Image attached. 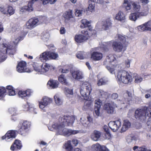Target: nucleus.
<instances>
[{"mask_svg": "<svg viewBox=\"0 0 151 151\" xmlns=\"http://www.w3.org/2000/svg\"><path fill=\"white\" fill-rule=\"evenodd\" d=\"M19 41V39L17 38L8 45L5 43L0 45V62L4 61L6 59L7 54L14 55L15 53Z\"/></svg>", "mask_w": 151, "mask_h": 151, "instance_id": "nucleus-1", "label": "nucleus"}, {"mask_svg": "<svg viewBox=\"0 0 151 151\" xmlns=\"http://www.w3.org/2000/svg\"><path fill=\"white\" fill-rule=\"evenodd\" d=\"M135 118L138 120H141L145 116H151V104L148 107L144 106L140 109L138 108L135 111L134 114Z\"/></svg>", "mask_w": 151, "mask_h": 151, "instance_id": "nucleus-2", "label": "nucleus"}, {"mask_svg": "<svg viewBox=\"0 0 151 151\" xmlns=\"http://www.w3.org/2000/svg\"><path fill=\"white\" fill-rule=\"evenodd\" d=\"M81 34L76 35L74 37L75 41L78 44L84 43L91 37H94L96 36V35L91 34L85 30L81 31Z\"/></svg>", "mask_w": 151, "mask_h": 151, "instance_id": "nucleus-3", "label": "nucleus"}, {"mask_svg": "<svg viewBox=\"0 0 151 151\" xmlns=\"http://www.w3.org/2000/svg\"><path fill=\"white\" fill-rule=\"evenodd\" d=\"M65 127L63 124H55L52 125V127L55 129L60 132L62 130L63 135L65 136H69L72 135H74L78 133L79 131L77 130H73L70 129L64 128Z\"/></svg>", "mask_w": 151, "mask_h": 151, "instance_id": "nucleus-4", "label": "nucleus"}, {"mask_svg": "<svg viewBox=\"0 0 151 151\" xmlns=\"http://www.w3.org/2000/svg\"><path fill=\"white\" fill-rule=\"evenodd\" d=\"M117 77L120 82L125 84L130 83L132 80V75L125 71L119 72Z\"/></svg>", "mask_w": 151, "mask_h": 151, "instance_id": "nucleus-5", "label": "nucleus"}, {"mask_svg": "<svg viewBox=\"0 0 151 151\" xmlns=\"http://www.w3.org/2000/svg\"><path fill=\"white\" fill-rule=\"evenodd\" d=\"M91 90V86L90 83L86 81L82 82L80 90L81 94L82 96L88 98Z\"/></svg>", "mask_w": 151, "mask_h": 151, "instance_id": "nucleus-6", "label": "nucleus"}, {"mask_svg": "<svg viewBox=\"0 0 151 151\" xmlns=\"http://www.w3.org/2000/svg\"><path fill=\"white\" fill-rule=\"evenodd\" d=\"M19 128L17 130V133L24 135L27 132L31 126V123L27 120H21L19 123Z\"/></svg>", "mask_w": 151, "mask_h": 151, "instance_id": "nucleus-7", "label": "nucleus"}, {"mask_svg": "<svg viewBox=\"0 0 151 151\" xmlns=\"http://www.w3.org/2000/svg\"><path fill=\"white\" fill-rule=\"evenodd\" d=\"M135 12L131 13L129 16V19L135 21L139 17L145 16L147 14L148 10H136Z\"/></svg>", "mask_w": 151, "mask_h": 151, "instance_id": "nucleus-8", "label": "nucleus"}, {"mask_svg": "<svg viewBox=\"0 0 151 151\" xmlns=\"http://www.w3.org/2000/svg\"><path fill=\"white\" fill-rule=\"evenodd\" d=\"M81 24L80 26V27L83 29L87 27L88 29L85 31H87L93 35H96V30L93 29V27L90 24L91 22L86 19H83L81 21Z\"/></svg>", "mask_w": 151, "mask_h": 151, "instance_id": "nucleus-9", "label": "nucleus"}, {"mask_svg": "<svg viewBox=\"0 0 151 151\" xmlns=\"http://www.w3.org/2000/svg\"><path fill=\"white\" fill-rule=\"evenodd\" d=\"M127 46L119 41H114L112 44V47L114 50L116 52H124L127 49Z\"/></svg>", "mask_w": 151, "mask_h": 151, "instance_id": "nucleus-10", "label": "nucleus"}, {"mask_svg": "<svg viewBox=\"0 0 151 151\" xmlns=\"http://www.w3.org/2000/svg\"><path fill=\"white\" fill-rule=\"evenodd\" d=\"M117 107L116 104L114 102H111L110 103H105L104 104V108L108 114H113L115 112V108Z\"/></svg>", "mask_w": 151, "mask_h": 151, "instance_id": "nucleus-11", "label": "nucleus"}, {"mask_svg": "<svg viewBox=\"0 0 151 151\" xmlns=\"http://www.w3.org/2000/svg\"><path fill=\"white\" fill-rule=\"evenodd\" d=\"M17 132V130H9L4 135L1 137V139L2 140L5 139L6 141H9V139L11 140L16 137Z\"/></svg>", "mask_w": 151, "mask_h": 151, "instance_id": "nucleus-12", "label": "nucleus"}, {"mask_svg": "<svg viewBox=\"0 0 151 151\" xmlns=\"http://www.w3.org/2000/svg\"><path fill=\"white\" fill-rule=\"evenodd\" d=\"M39 22L37 18L33 17L29 19L26 23V26L28 29H32L35 27Z\"/></svg>", "mask_w": 151, "mask_h": 151, "instance_id": "nucleus-13", "label": "nucleus"}, {"mask_svg": "<svg viewBox=\"0 0 151 151\" xmlns=\"http://www.w3.org/2000/svg\"><path fill=\"white\" fill-rule=\"evenodd\" d=\"M121 125V123L120 120H117L115 121H111L110 122L108 126L109 128L114 132H116L117 130Z\"/></svg>", "mask_w": 151, "mask_h": 151, "instance_id": "nucleus-14", "label": "nucleus"}, {"mask_svg": "<svg viewBox=\"0 0 151 151\" xmlns=\"http://www.w3.org/2000/svg\"><path fill=\"white\" fill-rule=\"evenodd\" d=\"M42 62L38 58H36L35 59L32 63V65L35 71L40 72H41L42 67L43 65V63L42 64Z\"/></svg>", "mask_w": 151, "mask_h": 151, "instance_id": "nucleus-15", "label": "nucleus"}, {"mask_svg": "<svg viewBox=\"0 0 151 151\" xmlns=\"http://www.w3.org/2000/svg\"><path fill=\"white\" fill-rule=\"evenodd\" d=\"M52 101V99L47 96H44L42 98L41 101L39 102V106L40 108H44L48 105L51 103Z\"/></svg>", "mask_w": 151, "mask_h": 151, "instance_id": "nucleus-16", "label": "nucleus"}, {"mask_svg": "<svg viewBox=\"0 0 151 151\" xmlns=\"http://www.w3.org/2000/svg\"><path fill=\"white\" fill-rule=\"evenodd\" d=\"M75 119L73 117L70 116H64L62 118V120L64 124H66L67 126H72Z\"/></svg>", "mask_w": 151, "mask_h": 151, "instance_id": "nucleus-17", "label": "nucleus"}, {"mask_svg": "<svg viewBox=\"0 0 151 151\" xmlns=\"http://www.w3.org/2000/svg\"><path fill=\"white\" fill-rule=\"evenodd\" d=\"M22 146L21 141L18 140L16 139L11 145L10 150L12 151L19 150L21 149Z\"/></svg>", "mask_w": 151, "mask_h": 151, "instance_id": "nucleus-18", "label": "nucleus"}, {"mask_svg": "<svg viewBox=\"0 0 151 151\" xmlns=\"http://www.w3.org/2000/svg\"><path fill=\"white\" fill-rule=\"evenodd\" d=\"M26 62L23 61L19 62L17 66V71L19 73H23L27 72L26 68Z\"/></svg>", "mask_w": 151, "mask_h": 151, "instance_id": "nucleus-19", "label": "nucleus"}, {"mask_svg": "<svg viewBox=\"0 0 151 151\" xmlns=\"http://www.w3.org/2000/svg\"><path fill=\"white\" fill-rule=\"evenodd\" d=\"M102 53L97 51L92 52L91 55V58L95 61H99L101 60L103 58Z\"/></svg>", "mask_w": 151, "mask_h": 151, "instance_id": "nucleus-20", "label": "nucleus"}, {"mask_svg": "<svg viewBox=\"0 0 151 151\" xmlns=\"http://www.w3.org/2000/svg\"><path fill=\"white\" fill-rule=\"evenodd\" d=\"M63 16L65 20L67 21L74 22L75 21L72 14V10H69L68 11L65 12L63 14Z\"/></svg>", "mask_w": 151, "mask_h": 151, "instance_id": "nucleus-21", "label": "nucleus"}, {"mask_svg": "<svg viewBox=\"0 0 151 151\" xmlns=\"http://www.w3.org/2000/svg\"><path fill=\"white\" fill-rule=\"evenodd\" d=\"M112 23L110 18H108L102 21V28L106 30L111 27Z\"/></svg>", "mask_w": 151, "mask_h": 151, "instance_id": "nucleus-22", "label": "nucleus"}, {"mask_svg": "<svg viewBox=\"0 0 151 151\" xmlns=\"http://www.w3.org/2000/svg\"><path fill=\"white\" fill-rule=\"evenodd\" d=\"M95 112L96 115L98 116L100 114V109L102 104V102L100 99H98L95 101Z\"/></svg>", "mask_w": 151, "mask_h": 151, "instance_id": "nucleus-23", "label": "nucleus"}, {"mask_svg": "<svg viewBox=\"0 0 151 151\" xmlns=\"http://www.w3.org/2000/svg\"><path fill=\"white\" fill-rule=\"evenodd\" d=\"M31 91L30 89H27L26 91H19L18 94L19 97L24 98V97H29L30 96Z\"/></svg>", "mask_w": 151, "mask_h": 151, "instance_id": "nucleus-24", "label": "nucleus"}, {"mask_svg": "<svg viewBox=\"0 0 151 151\" xmlns=\"http://www.w3.org/2000/svg\"><path fill=\"white\" fill-rule=\"evenodd\" d=\"M92 146L96 151H109L106 147L104 145L101 146L98 143L93 145Z\"/></svg>", "mask_w": 151, "mask_h": 151, "instance_id": "nucleus-25", "label": "nucleus"}, {"mask_svg": "<svg viewBox=\"0 0 151 151\" xmlns=\"http://www.w3.org/2000/svg\"><path fill=\"white\" fill-rule=\"evenodd\" d=\"M71 73L72 77L76 80L81 79L83 78L82 73L79 70L73 71Z\"/></svg>", "mask_w": 151, "mask_h": 151, "instance_id": "nucleus-26", "label": "nucleus"}, {"mask_svg": "<svg viewBox=\"0 0 151 151\" xmlns=\"http://www.w3.org/2000/svg\"><path fill=\"white\" fill-rule=\"evenodd\" d=\"M48 56V51H46L40 54L38 58L42 62H45L49 60Z\"/></svg>", "mask_w": 151, "mask_h": 151, "instance_id": "nucleus-27", "label": "nucleus"}, {"mask_svg": "<svg viewBox=\"0 0 151 151\" xmlns=\"http://www.w3.org/2000/svg\"><path fill=\"white\" fill-rule=\"evenodd\" d=\"M59 83V82L57 80L50 79L48 81L47 84L52 88H55L58 87Z\"/></svg>", "mask_w": 151, "mask_h": 151, "instance_id": "nucleus-28", "label": "nucleus"}, {"mask_svg": "<svg viewBox=\"0 0 151 151\" xmlns=\"http://www.w3.org/2000/svg\"><path fill=\"white\" fill-rule=\"evenodd\" d=\"M115 18L116 19L122 22H125L126 19L124 14L120 11L116 14Z\"/></svg>", "mask_w": 151, "mask_h": 151, "instance_id": "nucleus-29", "label": "nucleus"}, {"mask_svg": "<svg viewBox=\"0 0 151 151\" xmlns=\"http://www.w3.org/2000/svg\"><path fill=\"white\" fill-rule=\"evenodd\" d=\"M101 135V133L99 131L94 130L91 135V138L95 141H97L100 138Z\"/></svg>", "mask_w": 151, "mask_h": 151, "instance_id": "nucleus-30", "label": "nucleus"}, {"mask_svg": "<svg viewBox=\"0 0 151 151\" xmlns=\"http://www.w3.org/2000/svg\"><path fill=\"white\" fill-rule=\"evenodd\" d=\"M44 67H42L41 72H46L49 70H51L53 69L52 66L46 63H43Z\"/></svg>", "mask_w": 151, "mask_h": 151, "instance_id": "nucleus-31", "label": "nucleus"}, {"mask_svg": "<svg viewBox=\"0 0 151 151\" xmlns=\"http://www.w3.org/2000/svg\"><path fill=\"white\" fill-rule=\"evenodd\" d=\"M37 0H32L31 1H29L27 5L24 6L22 7L21 9H33V4L35 2H36Z\"/></svg>", "mask_w": 151, "mask_h": 151, "instance_id": "nucleus-32", "label": "nucleus"}, {"mask_svg": "<svg viewBox=\"0 0 151 151\" xmlns=\"http://www.w3.org/2000/svg\"><path fill=\"white\" fill-rule=\"evenodd\" d=\"M58 79L59 82L63 84L66 85H68L65 76L64 74H61L58 77Z\"/></svg>", "mask_w": 151, "mask_h": 151, "instance_id": "nucleus-33", "label": "nucleus"}, {"mask_svg": "<svg viewBox=\"0 0 151 151\" xmlns=\"http://www.w3.org/2000/svg\"><path fill=\"white\" fill-rule=\"evenodd\" d=\"M6 93L7 92L9 96H14L15 95V91L12 86L8 85L6 86Z\"/></svg>", "mask_w": 151, "mask_h": 151, "instance_id": "nucleus-34", "label": "nucleus"}, {"mask_svg": "<svg viewBox=\"0 0 151 151\" xmlns=\"http://www.w3.org/2000/svg\"><path fill=\"white\" fill-rule=\"evenodd\" d=\"M66 151H73V146L71 144V140H68L64 145Z\"/></svg>", "mask_w": 151, "mask_h": 151, "instance_id": "nucleus-35", "label": "nucleus"}, {"mask_svg": "<svg viewBox=\"0 0 151 151\" xmlns=\"http://www.w3.org/2000/svg\"><path fill=\"white\" fill-rule=\"evenodd\" d=\"M131 124L130 122L127 120H125L123 126L121 129V131L124 132L129 127H130Z\"/></svg>", "mask_w": 151, "mask_h": 151, "instance_id": "nucleus-36", "label": "nucleus"}, {"mask_svg": "<svg viewBox=\"0 0 151 151\" xmlns=\"http://www.w3.org/2000/svg\"><path fill=\"white\" fill-rule=\"evenodd\" d=\"M76 57L80 59H83L87 57V53L84 51H79L77 53Z\"/></svg>", "mask_w": 151, "mask_h": 151, "instance_id": "nucleus-37", "label": "nucleus"}, {"mask_svg": "<svg viewBox=\"0 0 151 151\" xmlns=\"http://www.w3.org/2000/svg\"><path fill=\"white\" fill-rule=\"evenodd\" d=\"M103 129L106 132L104 134L105 138L107 139H110L111 137V136L108 127L106 125H104Z\"/></svg>", "mask_w": 151, "mask_h": 151, "instance_id": "nucleus-38", "label": "nucleus"}, {"mask_svg": "<svg viewBox=\"0 0 151 151\" xmlns=\"http://www.w3.org/2000/svg\"><path fill=\"white\" fill-rule=\"evenodd\" d=\"M118 40L120 41L121 42L125 44L126 42V39L127 37V36L125 35H123L121 34H117V35Z\"/></svg>", "mask_w": 151, "mask_h": 151, "instance_id": "nucleus-39", "label": "nucleus"}, {"mask_svg": "<svg viewBox=\"0 0 151 151\" xmlns=\"http://www.w3.org/2000/svg\"><path fill=\"white\" fill-rule=\"evenodd\" d=\"M6 95V88L3 86L0 87V100H3Z\"/></svg>", "mask_w": 151, "mask_h": 151, "instance_id": "nucleus-40", "label": "nucleus"}, {"mask_svg": "<svg viewBox=\"0 0 151 151\" xmlns=\"http://www.w3.org/2000/svg\"><path fill=\"white\" fill-rule=\"evenodd\" d=\"M48 54L49 60H56L58 57V54L55 52L48 51Z\"/></svg>", "mask_w": 151, "mask_h": 151, "instance_id": "nucleus-41", "label": "nucleus"}, {"mask_svg": "<svg viewBox=\"0 0 151 151\" xmlns=\"http://www.w3.org/2000/svg\"><path fill=\"white\" fill-rule=\"evenodd\" d=\"M122 6L124 9H130L131 6L130 2L128 0H124Z\"/></svg>", "mask_w": 151, "mask_h": 151, "instance_id": "nucleus-42", "label": "nucleus"}, {"mask_svg": "<svg viewBox=\"0 0 151 151\" xmlns=\"http://www.w3.org/2000/svg\"><path fill=\"white\" fill-rule=\"evenodd\" d=\"M14 11L15 10H2L1 12L7 16H10L14 14Z\"/></svg>", "mask_w": 151, "mask_h": 151, "instance_id": "nucleus-43", "label": "nucleus"}, {"mask_svg": "<svg viewBox=\"0 0 151 151\" xmlns=\"http://www.w3.org/2000/svg\"><path fill=\"white\" fill-rule=\"evenodd\" d=\"M107 81L104 78H102L99 79L97 83V85L99 86L106 84Z\"/></svg>", "mask_w": 151, "mask_h": 151, "instance_id": "nucleus-44", "label": "nucleus"}, {"mask_svg": "<svg viewBox=\"0 0 151 151\" xmlns=\"http://www.w3.org/2000/svg\"><path fill=\"white\" fill-rule=\"evenodd\" d=\"M88 9H94L95 3L93 0H89L88 1Z\"/></svg>", "mask_w": 151, "mask_h": 151, "instance_id": "nucleus-45", "label": "nucleus"}, {"mask_svg": "<svg viewBox=\"0 0 151 151\" xmlns=\"http://www.w3.org/2000/svg\"><path fill=\"white\" fill-rule=\"evenodd\" d=\"M14 7H13V5L12 4H6L5 7L3 6L0 5V9H14Z\"/></svg>", "mask_w": 151, "mask_h": 151, "instance_id": "nucleus-46", "label": "nucleus"}, {"mask_svg": "<svg viewBox=\"0 0 151 151\" xmlns=\"http://www.w3.org/2000/svg\"><path fill=\"white\" fill-rule=\"evenodd\" d=\"M54 99L55 103L58 105H60L62 104V101L61 99L57 95L54 96Z\"/></svg>", "mask_w": 151, "mask_h": 151, "instance_id": "nucleus-47", "label": "nucleus"}, {"mask_svg": "<svg viewBox=\"0 0 151 151\" xmlns=\"http://www.w3.org/2000/svg\"><path fill=\"white\" fill-rule=\"evenodd\" d=\"M138 29L139 31L141 32L144 31L145 30H148L146 23L138 26Z\"/></svg>", "mask_w": 151, "mask_h": 151, "instance_id": "nucleus-48", "label": "nucleus"}, {"mask_svg": "<svg viewBox=\"0 0 151 151\" xmlns=\"http://www.w3.org/2000/svg\"><path fill=\"white\" fill-rule=\"evenodd\" d=\"M92 101L91 100H86L84 102V107L86 109L90 107L92 104Z\"/></svg>", "mask_w": 151, "mask_h": 151, "instance_id": "nucleus-49", "label": "nucleus"}, {"mask_svg": "<svg viewBox=\"0 0 151 151\" xmlns=\"http://www.w3.org/2000/svg\"><path fill=\"white\" fill-rule=\"evenodd\" d=\"M142 81V77L139 75H137L135 76L134 82L136 83H138L141 82Z\"/></svg>", "mask_w": 151, "mask_h": 151, "instance_id": "nucleus-50", "label": "nucleus"}, {"mask_svg": "<svg viewBox=\"0 0 151 151\" xmlns=\"http://www.w3.org/2000/svg\"><path fill=\"white\" fill-rule=\"evenodd\" d=\"M132 5L134 9H139L140 8V6L138 2H134L132 4Z\"/></svg>", "mask_w": 151, "mask_h": 151, "instance_id": "nucleus-51", "label": "nucleus"}, {"mask_svg": "<svg viewBox=\"0 0 151 151\" xmlns=\"http://www.w3.org/2000/svg\"><path fill=\"white\" fill-rule=\"evenodd\" d=\"M72 143L73 146H76L79 143V141L76 138H74L72 139L71 143Z\"/></svg>", "mask_w": 151, "mask_h": 151, "instance_id": "nucleus-52", "label": "nucleus"}, {"mask_svg": "<svg viewBox=\"0 0 151 151\" xmlns=\"http://www.w3.org/2000/svg\"><path fill=\"white\" fill-rule=\"evenodd\" d=\"M29 104L27 102L24 105L23 107L24 111H27L30 109L31 107Z\"/></svg>", "mask_w": 151, "mask_h": 151, "instance_id": "nucleus-53", "label": "nucleus"}, {"mask_svg": "<svg viewBox=\"0 0 151 151\" xmlns=\"http://www.w3.org/2000/svg\"><path fill=\"white\" fill-rule=\"evenodd\" d=\"M136 151H151L150 150H147L145 148V146H143L139 147Z\"/></svg>", "mask_w": 151, "mask_h": 151, "instance_id": "nucleus-54", "label": "nucleus"}, {"mask_svg": "<svg viewBox=\"0 0 151 151\" xmlns=\"http://www.w3.org/2000/svg\"><path fill=\"white\" fill-rule=\"evenodd\" d=\"M83 10H76L75 14L76 16L79 17L82 15Z\"/></svg>", "mask_w": 151, "mask_h": 151, "instance_id": "nucleus-55", "label": "nucleus"}, {"mask_svg": "<svg viewBox=\"0 0 151 151\" xmlns=\"http://www.w3.org/2000/svg\"><path fill=\"white\" fill-rule=\"evenodd\" d=\"M146 24L148 30L151 31V21H148Z\"/></svg>", "mask_w": 151, "mask_h": 151, "instance_id": "nucleus-56", "label": "nucleus"}, {"mask_svg": "<svg viewBox=\"0 0 151 151\" xmlns=\"http://www.w3.org/2000/svg\"><path fill=\"white\" fill-rule=\"evenodd\" d=\"M118 97V95L117 93H113L111 96V98L112 99H117Z\"/></svg>", "mask_w": 151, "mask_h": 151, "instance_id": "nucleus-57", "label": "nucleus"}, {"mask_svg": "<svg viewBox=\"0 0 151 151\" xmlns=\"http://www.w3.org/2000/svg\"><path fill=\"white\" fill-rule=\"evenodd\" d=\"M66 32L65 29L64 27H61L60 28V32L61 34H64Z\"/></svg>", "mask_w": 151, "mask_h": 151, "instance_id": "nucleus-58", "label": "nucleus"}, {"mask_svg": "<svg viewBox=\"0 0 151 151\" xmlns=\"http://www.w3.org/2000/svg\"><path fill=\"white\" fill-rule=\"evenodd\" d=\"M149 117V118L148 119L146 124L147 126H150V128H151V116Z\"/></svg>", "mask_w": 151, "mask_h": 151, "instance_id": "nucleus-59", "label": "nucleus"}, {"mask_svg": "<svg viewBox=\"0 0 151 151\" xmlns=\"http://www.w3.org/2000/svg\"><path fill=\"white\" fill-rule=\"evenodd\" d=\"M106 68L111 73H112L114 71V69L113 68H111L110 66H106Z\"/></svg>", "mask_w": 151, "mask_h": 151, "instance_id": "nucleus-60", "label": "nucleus"}, {"mask_svg": "<svg viewBox=\"0 0 151 151\" xmlns=\"http://www.w3.org/2000/svg\"><path fill=\"white\" fill-rule=\"evenodd\" d=\"M125 67L127 68H129L130 66V61L129 60H127L125 61Z\"/></svg>", "mask_w": 151, "mask_h": 151, "instance_id": "nucleus-61", "label": "nucleus"}, {"mask_svg": "<svg viewBox=\"0 0 151 151\" xmlns=\"http://www.w3.org/2000/svg\"><path fill=\"white\" fill-rule=\"evenodd\" d=\"M66 91L67 93L73 95V90H72L68 88L66 89Z\"/></svg>", "mask_w": 151, "mask_h": 151, "instance_id": "nucleus-62", "label": "nucleus"}, {"mask_svg": "<svg viewBox=\"0 0 151 151\" xmlns=\"http://www.w3.org/2000/svg\"><path fill=\"white\" fill-rule=\"evenodd\" d=\"M69 72L68 69H62L61 72L63 73H68Z\"/></svg>", "mask_w": 151, "mask_h": 151, "instance_id": "nucleus-63", "label": "nucleus"}, {"mask_svg": "<svg viewBox=\"0 0 151 151\" xmlns=\"http://www.w3.org/2000/svg\"><path fill=\"white\" fill-rule=\"evenodd\" d=\"M57 1V0H49L48 3L50 4H53Z\"/></svg>", "mask_w": 151, "mask_h": 151, "instance_id": "nucleus-64", "label": "nucleus"}]
</instances>
